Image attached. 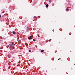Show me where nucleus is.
<instances>
[{"instance_id":"obj_3","label":"nucleus","mask_w":75,"mask_h":75,"mask_svg":"<svg viewBox=\"0 0 75 75\" xmlns=\"http://www.w3.org/2000/svg\"><path fill=\"white\" fill-rule=\"evenodd\" d=\"M16 32L15 31H13V34H16Z\"/></svg>"},{"instance_id":"obj_11","label":"nucleus","mask_w":75,"mask_h":75,"mask_svg":"<svg viewBox=\"0 0 75 75\" xmlns=\"http://www.w3.org/2000/svg\"><path fill=\"white\" fill-rule=\"evenodd\" d=\"M1 17V15H0V17Z\"/></svg>"},{"instance_id":"obj_4","label":"nucleus","mask_w":75,"mask_h":75,"mask_svg":"<svg viewBox=\"0 0 75 75\" xmlns=\"http://www.w3.org/2000/svg\"><path fill=\"white\" fill-rule=\"evenodd\" d=\"M66 11H69V9H68V8H66Z\"/></svg>"},{"instance_id":"obj_6","label":"nucleus","mask_w":75,"mask_h":75,"mask_svg":"<svg viewBox=\"0 0 75 75\" xmlns=\"http://www.w3.org/2000/svg\"><path fill=\"white\" fill-rule=\"evenodd\" d=\"M44 50H42L41 51V52H44Z\"/></svg>"},{"instance_id":"obj_5","label":"nucleus","mask_w":75,"mask_h":75,"mask_svg":"<svg viewBox=\"0 0 75 75\" xmlns=\"http://www.w3.org/2000/svg\"><path fill=\"white\" fill-rule=\"evenodd\" d=\"M46 7H47H47H48V4H47L46 6Z\"/></svg>"},{"instance_id":"obj_8","label":"nucleus","mask_w":75,"mask_h":75,"mask_svg":"<svg viewBox=\"0 0 75 75\" xmlns=\"http://www.w3.org/2000/svg\"><path fill=\"white\" fill-rule=\"evenodd\" d=\"M10 49L11 50H13V49H11V47H10Z\"/></svg>"},{"instance_id":"obj_7","label":"nucleus","mask_w":75,"mask_h":75,"mask_svg":"<svg viewBox=\"0 0 75 75\" xmlns=\"http://www.w3.org/2000/svg\"><path fill=\"white\" fill-rule=\"evenodd\" d=\"M34 18L36 19V18H37V17L35 16H34Z\"/></svg>"},{"instance_id":"obj_10","label":"nucleus","mask_w":75,"mask_h":75,"mask_svg":"<svg viewBox=\"0 0 75 75\" xmlns=\"http://www.w3.org/2000/svg\"><path fill=\"white\" fill-rule=\"evenodd\" d=\"M33 41H35V40L34 39H33Z\"/></svg>"},{"instance_id":"obj_14","label":"nucleus","mask_w":75,"mask_h":75,"mask_svg":"<svg viewBox=\"0 0 75 75\" xmlns=\"http://www.w3.org/2000/svg\"><path fill=\"white\" fill-rule=\"evenodd\" d=\"M74 64V65H75V64Z\"/></svg>"},{"instance_id":"obj_13","label":"nucleus","mask_w":75,"mask_h":75,"mask_svg":"<svg viewBox=\"0 0 75 75\" xmlns=\"http://www.w3.org/2000/svg\"><path fill=\"white\" fill-rule=\"evenodd\" d=\"M11 44H13V43H12V42H11Z\"/></svg>"},{"instance_id":"obj_9","label":"nucleus","mask_w":75,"mask_h":75,"mask_svg":"<svg viewBox=\"0 0 75 75\" xmlns=\"http://www.w3.org/2000/svg\"><path fill=\"white\" fill-rule=\"evenodd\" d=\"M29 52H31V50H29Z\"/></svg>"},{"instance_id":"obj_2","label":"nucleus","mask_w":75,"mask_h":75,"mask_svg":"<svg viewBox=\"0 0 75 75\" xmlns=\"http://www.w3.org/2000/svg\"><path fill=\"white\" fill-rule=\"evenodd\" d=\"M8 58H10V57H11V56H10V55L8 54Z\"/></svg>"},{"instance_id":"obj_12","label":"nucleus","mask_w":75,"mask_h":75,"mask_svg":"<svg viewBox=\"0 0 75 75\" xmlns=\"http://www.w3.org/2000/svg\"><path fill=\"white\" fill-rule=\"evenodd\" d=\"M58 60H59V59H58Z\"/></svg>"},{"instance_id":"obj_1","label":"nucleus","mask_w":75,"mask_h":75,"mask_svg":"<svg viewBox=\"0 0 75 75\" xmlns=\"http://www.w3.org/2000/svg\"><path fill=\"white\" fill-rule=\"evenodd\" d=\"M28 39H29V40H31V39H32V38H31V36H29L28 37Z\"/></svg>"}]
</instances>
